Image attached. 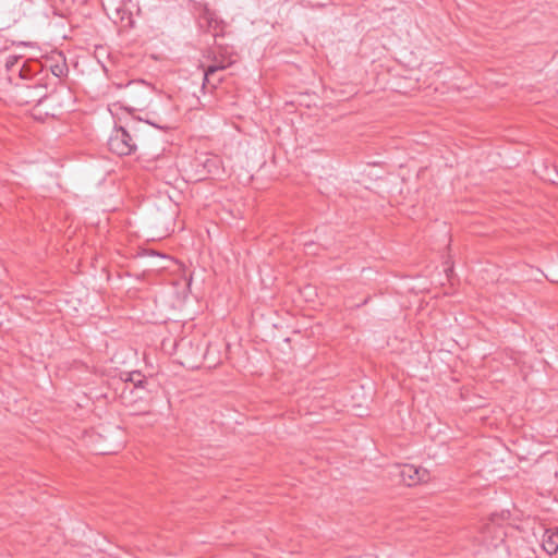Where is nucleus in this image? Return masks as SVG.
Here are the masks:
<instances>
[{
	"label": "nucleus",
	"mask_w": 558,
	"mask_h": 558,
	"mask_svg": "<svg viewBox=\"0 0 558 558\" xmlns=\"http://www.w3.org/2000/svg\"><path fill=\"white\" fill-rule=\"evenodd\" d=\"M108 148L118 156H129L135 153L137 145L129 131L120 126L112 131L108 140Z\"/></svg>",
	"instance_id": "nucleus-1"
},
{
	"label": "nucleus",
	"mask_w": 558,
	"mask_h": 558,
	"mask_svg": "<svg viewBox=\"0 0 558 558\" xmlns=\"http://www.w3.org/2000/svg\"><path fill=\"white\" fill-rule=\"evenodd\" d=\"M395 476L407 486H415L429 480V473L426 469L413 464H401L395 468Z\"/></svg>",
	"instance_id": "nucleus-2"
},
{
	"label": "nucleus",
	"mask_w": 558,
	"mask_h": 558,
	"mask_svg": "<svg viewBox=\"0 0 558 558\" xmlns=\"http://www.w3.org/2000/svg\"><path fill=\"white\" fill-rule=\"evenodd\" d=\"M15 97L20 105H39L47 97V92L45 86L34 82L32 85H17Z\"/></svg>",
	"instance_id": "nucleus-3"
},
{
	"label": "nucleus",
	"mask_w": 558,
	"mask_h": 558,
	"mask_svg": "<svg viewBox=\"0 0 558 558\" xmlns=\"http://www.w3.org/2000/svg\"><path fill=\"white\" fill-rule=\"evenodd\" d=\"M198 23L203 29L210 33L215 38L225 36L227 24L215 11H211L207 7L201 12Z\"/></svg>",
	"instance_id": "nucleus-4"
},
{
	"label": "nucleus",
	"mask_w": 558,
	"mask_h": 558,
	"mask_svg": "<svg viewBox=\"0 0 558 558\" xmlns=\"http://www.w3.org/2000/svg\"><path fill=\"white\" fill-rule=\"evenodd\" d=\"M542 547L548 555L558 551V529H547L544 532Z\"/></svg>",
	"instance_id": "nucleus-5"
},
{
	"label": "nucleus",
	"mask_w": 558,
	"mask_h": 558,
	"mask_svg": "<svg viewBox=\"0 0 558 558\" xmlns=\"http://www.w3.org/2000/svg\"><path fill=\"white\" fill-rule=\"evenodd\" d=\"M226 68H227V65H225V64L209 65L204 72L203 88H205L207 84L211 85L213 88H216L217 84L220 82V78H218L216 82H211V78L214 77L216 72L223 70Z\"/></svg>",
	"instance_id": "nucleus-6"
},
{
	"label": "nucleus",
	"mask_w": 558,
	"mask_h": 558,
	"mask_svg": "<svg viewBox=\"0 0 558 558\" xmlns=\"http://www.w3.org/2000/svg\"><path fill=\"white\" fill-rule=\"evenodd\" d=\"M128 380L133 383L135 388H143L144 384L147 383L146 379H144V377L142 376L141 373L130 374Z\"/></svg>",
	"instance_id": "nucleus-7"
},
{
	"label": "nucleus",
	"mask_w": 558,
	"mask_h": 558,
	"mask_svg": "<svg viewBox=\"0 0 558 558\" xmlns=\"http://www.w3.org/2000/svg\"><path fill=\"white\" fill-rule=\"evenodd\" d=\"M20 61L21 57L19 56H8L5 59V69L8 71H13L14 66H16Z\"/></svg>",
	"instance_id": "nucleus-8"
},
{
	"label": "nucleus",
	"mask_w": 558,
	"mask_h": 558,
	"mask_svg": "<svg viewBox=\"0 0 558 558\" xmlns=\"http://www.w3.org/2000/svg\"><path fill=\"white\" fill-rule=\"evenodd\" d=\"M17 70H19L20 77L25 78L26 74H27V69L25 68V64L23 63V65L21 68H19Z\"/></svg>",
	"instance_id": "nucleus-9"
},
{
	"label": "nucleus",
	"mask_w": 558,
	"mask_h": 558,
	"mask_svg": "<svg viewBox=\"0 0 558 558\" xmlns=\"http://www.w3.org/2000/svg\"><path fill=\"white\" fill-rule=\"evenodd\" d=\"M62 73V69H60L59 66H57L56 71H53V74L56 75H60Z\"/></svg>",
	"instance_id": "nucleus-10"
},
{
	"label": "nucleus",
	"mask_w": 558,
	"mask_h": 558,
	"mask_svg": "<svg viewBox=\"0 0 558 558\" xmlns=\"http://www.w3.org/2000/svg\"><path fill=\"white\" fill-rule=\"evenodd\" d=\"M62 73V69H60L59 66H57L56 71H53V74L56 75H60Z\"/></svg>",
	"instance_id": "nucleus-11"
},
{
	"label": "nucleus",
	"mask_w": 558,
	"mask_h": 558,
	"mask_svg": "<svg viewBox=\"0 0 558 558\" xmlns=\"http://www.w3.org/2000/svg\"><path fill=\"white\" fill-rule=\"evenodd\" d=\"M149 123H150V125H155V126H157L159 129H162V126H159V125L155 124L154 122H149Z\"/></svg>",
	"instance_id": "nucleus-12"
}]
</instances>
